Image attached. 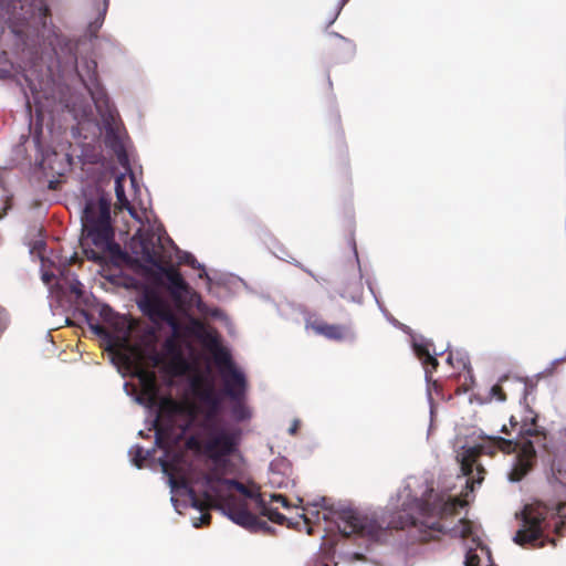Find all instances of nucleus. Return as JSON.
Masks as SVG:
<instances>
[{"mask_svg":"<svg viewBox=\"0 0 566 566\" xmlns=\"http://www.w3.org/2000/svg\"><path fill=\"white\" fill-rule=\"evenodd\" d=\"M106 311L111 312V308L109 307H104L103 312H106Z\"/></svg>","mask_w":566,"mask_h":566,"instance_id":"obj_36","label":"nucleus"},{"mask_svg":"<svg viewBox=\"0 0 566 566\" xmlns=\"http://www.w3.org/2000/svg\"><path fill=\"white\" fill-rule=\"evenodd\" d=\"M164 233L159 226L138 228L133 238V244L139 245L135 253L143 261L159 269L165 286L172 297L175 304L185 311L189 307H197L203 315L216 318H223V313L218 308H209L201 300L200 295L185 281L182 275L174 266H163L166 261L164 253Z\"/></svg>","mask_w":566,"mask_h":566,"instance_id":"obj_5","label":"nucleus"},{"mask_svg":"<svg viewBox=\"0 0 566 566\" xmlns=\"http://www.w3.org/2000/svg\"><path fill=\"white\" fill-rule=\"evenodd\" d=\"M488 440L502 452L514 453L507 478L511 482L522 480L530 471L535 457L533 443L531 441L507 440L497 436H488Z\"/></svg>","mask_w":566,"mask_h":566,"instance_id":"obj_7","label":"nucleus"},{"mask_svg":"<svg viewBox=\"0 0 566 566\" xmlns=\"http://www.w3.org/2000/svg\"><path fill=\"white\" fill-rule=\"evenodd\" d=\"M447 360L449 364H451V365L453 364V357L451 354L448 356Z\"/></svg>","mask_w":566,"mask_h":566,"instance_id":"obj_31","label":"nucleus"},{"mask_svg":"<svg viewBox=\"0 0 566 566\" xmlns=\"http://www.w3.org/2000/svg\"><path fill=\"white\" fill-rule=\"evenodd\" d=\"M206 408L203 415L196 416L166 402L158 419L156 446L163 451L158 463L168 478L175 510L196 509L199 516L191 518L195 527L209 523V507L248 530L262 525L252 509L283 524L285 517L272 506L277 503L290 509L283 495L273 493L268 499L254 484L247 486L228 478L235 471L231 457L237 451V437L219 426L213 399L206 401Z\"/></svg>","mask_w":566,"mask_h":566,"instance_id":"obj_1","label":"nucleus"},{"mask_svg":"<svg viewBox=\"0 0 566 566\" xmlns=\"http://www.w3.org/2000/svg\"><path fill=\"white\" fill-rule=\"evenodd\" d=\"M505 399L504 388L500 384H496L489 389V396L485 398V401H504Z\"/></svg>","mask_w":566,"mask_h":566,"instance_id":"obj_17","label":"nucleus"},{"mask_svg":"<svg viewBox=\"0 0 566 566\" xmlns=\"http://www.w3.org/2000/svg\"><path fill=\"white\" fill-rule=\"evenodd\" d=\"M81 222L85 242L90 241L102 250L109 247L114 237L111 201L99 190H96L93 196L85 200Z\"/></svg>","mask_w":566,"mask_h":566,"instance_id":"obj_6","label":"nucleus"},{"mask_svg":"<svg viewBox=\"0 0 566 566\" xmlns=\"http://www.w3.org/2000/svg\"><path fill=\"white\" fill-rule=\"evenodd\" d=\"M108 1L107 0H101V4L98 6V11L101 14H104L107 9Z\"/></svg>","mask_w":566,"mask_h":566,"instance_id":"obj_27","label":"nucleus"},{"mask_svg":"<svg viewBox=\"0 0 566 566\" xmlns=\"http://www.w3.org/2000/svg\"><path fill=\"white\" fill-rule=\"evenodd\" d=\"M269 483L273 488H284L287 485V481L282 475L274 471L273 465L271 467Z\"/></svg>","mask_w":566,"mask_h":566,"instance_id":"obj_19","label":"nucleus"},{"mask_svg":"<svg viewBox=\"0 0 566 566\" xmlns=\"http://www.w3.org/2000/svg\"><path fill=\"white\" fill-rule=\"evenodd\" d=\"M301 517H303V518H304V521H305L306 523L308 522V520H307V517L305 516V514H304V513H303V514H301Z\"/></svg>","mask_w":566,"mask_h":566,"instance_id":"obj_35","label":"nucleus"},{"mask_svg":"<svg viewBox=\"0 0 566 566\" xmlns=\"http://www.w3.org/2000/svg\"><path fill=\"white\" fill-rule=\"evenodd\" d=\"M117 153V157H118V161L126 168L128 169V159H127V156L125 154V151L120 148L118 150H116Z\"/></svg>","mask_w":566,"mask_h":566,"instance_id":"obj_21","label":"nucleus"},{"mask_svg":"<svg viewBox=\"0 0 566 566\" xmlns=\"http://www.w3.org/2000/svg\"><path fill=\"white\" fill-rule=\"evenodd\" d=\"M347 0H342L339 8H337V11H340V8L345 4Z\"/></svg>","mask_w":566,"mask_h":566,"instance_id":"obj_33","label":"nucleus"},{"mask_svg":"<svg viewBox=\"0 0 566 566\" xmlns=\"http://www.w3.org/2000/svg\"><path fill=\"white\" fill-rule=\"evenodd\" d=\"M298 424H300L298 420H294L292 422L291 427L289 428V433L295 434L298 429Z\"/></svg>","mask_w":566,"mask_h":566,"instance_id":"obj_26","label":"nucleus"},{"mask_svg":"<svg viewBox=\"0 0 566 566\" xmlns=\"http://www.w3.org/2000/svg\"><path fill=\"white\" fill-rule=\"evenodd\" d=\"M64 284L67 285V289L70 290L71 293L75 294L77 297L81 296V294H82V284L74 276H72V277L66 276L64 279L63 283L62 282L57 283L59 287H61V289H63Z\"/></svg>","mask_w":566,"mask_h":566,"instance_id":"obj_18","label":"nucleus"},{"mask_svg":"<svg viewBox=\"0 0 566 566\" xmlns=\"http://www.w3.org/2000/svg\"><path fill=\"white\" fill-rule=\"evenodd\" d=\"M138 306L154 323H166L171 331V336L166 339L161 352H144L123 344L115 354L125 370L138 379L140 395L136 397V401L155 415V436L166 402L174 405L178 411L190 410L199 416L206 412V401L213 399L219 426L238 438L221 421L220 395L216 389L210 359L196 348V343H201L212 357L224 394L232 400L243 399L247 390L245 375L221 347L217 334L193 318L186 325L179 323L170 302L157 292H146L139 298Z\"/></svg>","mask_w":566,"mask_h":566,"instance_id":"obj_2","label":"nucleus"},{"mask_svg":"<svg viewBox=\"0 0 566 566\" xmlns=\"http://www.w3.org/2000/svg\"><path fill=\"white\" fill-rule=\"evenodd\" d=\"M510 424L512 428H515L517 426V422L514 420L513 417H511V419H510Z\"/></svg>","mask_w":566,"mask_h":566,"instance_id":"obj_30","label":"nucleus"},{"mask_svg":"<svg viewBox=\"0 0 566 566\" xmlns=\"http://www.w3.org/2000/svg\"><path fill=\"white\" fill-rule=\"evenodd\" d=\"M564 360H566V354H565V357H562V358H559V359H556L554 363H557V361H564Z\"/></svg>","mask_w":566,"mask_h":566,"instance_id":"obj_34","label":"nucleus"},{"mask_svg":"<svg viewBox=\"0 0 566 566\" xmlns=\"http://www.w3.org/2000/svg\"><path fill=\"white\" fill-rule=\"evenodd\" d=\"M235 403L232 407V416L237 421H244L251 418L250 408L242 402V399L234 400Z\"/></svg>","mask_w":566,"mask_h":566,"instance_id":"obj_15","label":"nucleus"},{"mask_svg":"<svg viewBox=\"0 0 566 566\" xmlns=\"http://www.w3.org/2000/svg\"><path fill=\"white\" fill-rule=\"evenodd\" d=\"M136 192V180L132 172L120 174L115 178V195L117 199L118 209H126L132 218L139 223H143L142 214H146V211L139 212L130 198L132 193Z\"/></svg>","mask_w":566,"mask_h":566,"instance_id":"obj_10","label":"nucleus"},{"mask_svg":"<svg viewBox=\"0 0 566 566\" xmlns=\"http://www.w3.org/2000/svg\"><path fill=\"white\" fill-rule=\"evenodd\" d=\"M556 480L566 486V472L558 470L556 474Z\"/></svg>","mask_w":566,"mask_h":566,"instance_id":"obj_22","label":"nucleus"},{"mask_svg":"<svg viewBox=\"0 0 566 566\" xmlns=\"http://www.w3.org/2000/svg\"><path fill=\"white\" fill-rule=\"evenodd\" d=\"M467 358H460L459 359V365H461L462 367H465L467 366Z\"/></svg>","mask_w":566,"mask_h":566,"instance_id":"obj_29","label":"nucleus"},{"mask_svg":"<svg viewBox=\"0 0 566 566\" xmlns=\"http://www.w3.org/2000/svg\"><path fill=\"white\" fill-rule=\"evenodd\" d=\"M501 432H504V433L509 432L507 427L505 424L502 426Z\"/></svg>","mask_w":566,"mask_h":566,"instance_id":"obj_32","label":"nucleus"},{"mask_svg":"<svg viewBox=\"0 0 566 566\" xmlns=\"http://www.w3.org/2000/svg\"><path fill=\"white\" fill-rule=\"evenodd\" d=\"M353 557H354L355 559H357V560H363V559H364V558H363V555H361V554H359V553H355V554H353Z\"/></svg>","mask_w":566,"mask_h":566,"instance_id":"obj_28","label":"nucleus"},{"mask_svg":"<svg viewBox=\"0 0 566 566\" xmlns=\"http://www.w3.org/2000/svg\"><path fill=\"white\" fill-rule=\"evenodd\" d=\"M485 447L478 443H465L457 451V460L460 464L462 475L467 478L465 485L473 491L474 484L483 480L484 470L476 462V458L484 451Z\"/></svg>","mask_w":566,"mask_h":566,"instance_id":"obj_9","label":"nucleus"},{"mask_svg":"<svg viewBox=\"0 0 566 566\" xmlns=\"http://www.w3.org/2000/svg\"><path fill=\"white\" fill-rule=\"evenodd\" d=\"M431 346L432 344L423 337H412L413 352L424 366L427 380L429 379L431 369H434L438 364L434 356L443 353V350L437 352L433 349L432 354L430 350Z\"/></svg>","mask_w":566,"mask_h":566,"instance_id":"obj_12","label":"nucleus"},{"mask_svg":"<svg viewBox=\"0 0 566 566\" xmlns=\"http://www.w3.org/2000/svg\"><path fill=\"white\" fill-rule=\"evenodd\" d=\"M195 258L192 254L188 253V252H184L180 256H179V261L182 262V263H186L188 264V262L190 261V259Z\"/></svg>","mask_w":566,"mask_h":566,"instance_id":"obj_23","label":"nucleus"},{"mask_svg":"<svg viewBox=\"0 0 566 566\" xmlns=\"http://www.w3.org/2000/svg\"><path fill=\"white\" fill-rule=\"evenodd\" d=\"M325 504H326V497H324V496H317L306 503L307 506H313V507H325Z\"/></svg>","mask_w":566,"mask_h":566,"instance_id":"obj_20","label":"nucleus"},{"mask_svg":"<svg viewBox=\"0 0 566 566\" xmlns=\"http://www.w3.org/2000/svg\"><path fill=\"white\" fill-rule=\"evenodd\" d=\"M129 455L132 459V462L137 468H143L144 462L148 460V458L151 457L150 451H144V449L139 446H134L129 450Z\"/></svg>","mask_w":566,"mask_h":566,"instance_id":"obj_14","label":"nucleus"},{"mask_svg":"<svg viewBox=\"0 0 566 566\" xmlns=\"http://www.w3.org/2000/svg\"><path fill=\"white\" fill-rule=\"evenodd\" d=\"M91 328H92V331H93L96 335H99V336L105 335V329H104V327H102V326H99V325H91Z\"/></svg>","mask_w":566,"mask_h":566,"instance_id":"obj_24","label":"nucleus"},{"mask_svg":"<svg viewBox=\"0 0 566 566\" xmlns=\"http://www.w3.org/2000/svg\"><path fill=\"white\" fill-rule=\"evenodd\" d=\"M547 509L541 503L526 504L520 513L521 527L514 536L518 545L544 546L542 534L545 528Z\"/></svg>","mask_w":566,"mask_h":566,"instance_id":"obj_8","label":"nucleus"},{"mask_svg":"<svg viewBox=\"0 0 566 566\" xmlns=\"http://www.w3.org/2000/svg\"><path fill=\"white\" fill-rule=\"evenodd\" d=\"M188 265H190L191 268L193 269H198L200 270V273H199V277L200 279H205L206 282H207V289H208V292L209 293H213L212 291V279L210 277V275L207 273L206 269L203 268L202 264H200L195 258L190 259V261L188 262Z\"/></svg>","mask_w":566,"mask_h":566,"instance_id":"obj_16","label":"nucleus"},{"mask_svg":"<svg viewBox=\"0 0 566 566\" xmlns=\"http://www.w3.org/2000/svg\"><path fill=\"white\" fill-rule=\"evenodd\" d=\"M306 328H311L317 335H323L329 339L345 338L344 329L338 325H329L323 322H307Z\"/></svg>","mask_w":566,"mask_h":566,"instance_id":"obj_13","label":"nucleus"},{"mask_svg":"<svg viewBox=\"0 0 566 566\" xmlns=\"http://www.w3.org/2000/svg\"><path fill=\"white\" fill-rule=\"evenodd\" d=\"M45 0H0V28L7 27L17 48L33 55H49L54 69L75 67L73 42L61 38L49 23Z\"/></svg>","mask_w":566,"mask_h":566,"instance_id":"obj_4","label":"nucleus"},{"mask_svg":"<svg viewBox=\"0 0 566 566\" xmlns=\"http://www.w3.org/2000/svg\"><path fill=\"white\" fill-rule=\"evenodd\" d=\"M91 97L95 104L96 111L102 118L104 127L109 130L112 129L116 120V109L111 103L106 91L97 83L88 87Z\"/></svg>","mask_w":566,"mask_h":566,"instance_id":"obj_11","label":"nucleus"},{"mask_svg":"<svg viewBox=\"0 0 566 566\" xmlns=\"http://www.w3.org/2000/svg\"><path fill=\"white\" fill-rule=\"evenodd\" d=\"M53 276H54V274L49 271H43V273H42V280L45 284H49Z\"/></svg>","mask_w":566,"mask_h":566,"instance_id":"obj_25","label":"nucleus"},{"mask_svg":"<svg viewBox=\"0 0 566 566\" xmlns=\"http://www.w3.org/2000/svg\"><path fill=\"white\" fill-rule=\"evenodd\" d=\"M415 483L416 480H408L398 494L401 510L397 520L387 521L378 513L343 510L336 517L338 531L345 536L356 535L369 543L385 541L389 527L403 528L409 525L415 527L424 541L437 538L441 534H450L465 539V566H494L489 548L482 544L470 521L460 520L454 526L447 523L448 516L462 509L465 502L450 494H434L432 490L426 497L418 499L411 494Z\"/></svg>","mask_w":566,"mask_h":566,"instance_id":"obj_3","label":"nucleus"}]
</instances>
